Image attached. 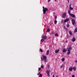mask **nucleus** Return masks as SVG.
<instances>
[{
	"label": "nucleus",
	"instance_id": "de8ad7c7",
	"mask_svg": "<svg viewBox=\"0 0 77 77\" xmlns=\"http://www.w3.org/2000/svg\"><path fill=\"white\" fill-rule=\"evenodd\" d=\"M75 62L76 63H77V60H76L75 61Z\"/></svg>",
	"mask_w": 77,
	"mask_h": 77
},
{
	"label": "nucleus",
	"instance_id": "aec40b11",
	"mask_svg": "<svg viewBox=\"0 0 77 77\" xmlns=\"http://www.w3.org/2000/svg\"><path fill=\"white\" fill-rule=\"evenodd\" d=\"M69 9H70V10H72V9H73V8H72L71 7H70L69 8Z\"/></svg>",
	"mask_w": 77,
	"mask_h": 77
},
{
	"label": "nucleus",
	"instance_id": "3c124183",
	"mask_svg": "<svg viewBox=\"0 0 77 77\" xmlns=\"http://www.w3.org/2000/svg\"><path fill=\"white\" fill-rule=\"evenodd\" d=\"M55 1H56L57 0H54Z\"/></svg>",
	"mask_w": 77,
	"mask_h": 77
},
{
	"label": "nucleus",
	"instance_id": "2f4dec72",
	"mask_svg": "<svg viewBox=\"0 0 77 77\" xmlns=\"http://www.w3.org/2000/svg\"><path fill=\"white\" fill-rule=\"evenodd\" d=\"M39 76H40V77H42V74H39Z\"/></svg>",
	"mask_w": 77,
	"mask_h": 77
},
{
	"label": "nucleus",
	"instance_id": "39448f33",
	"mask_svg": "<svg viewBox=\"0 0 77 77\" xmlns=\"http://www.w3.org/2000/svg\"><path fill=\"white\" fill-rule=\"evenodd\" d=\"M42 38L44 39H47V36L46 35H43L42 36Z\"/></svg>",
	"mask_w": 77,
	"mask_h": 77
},
{
	"label": "nucleus",
	"instance_id": "4be33fe9",
	"mask_svg": "<svg viewBox=\"0 0 77 77\" xmlns=\"http://www.w3.org/2000/svg\"><path fill=\"white\" fill-rule=\"evenodd\" d=\"M54 23L55 24H57V20H55Z\"/></svg>",
	"mask_w": 77,
	"mask_h": 77
},
{
	"label": "nucleus",
	"instance_id": "37998d69",
	"mask_svg": "<svg viewBox=\"0 0 77 77\" xmlns=\"http://www.w3.org/2000/svg\"><path fill=\"white\" fill-rule=\"evenodd\" d=\"M72 4H70L69 5V7H71V6H72Z\"/></svg>",
	"mask_w": 77,
	"mask_h": 77
},
{
	"label": "nucleus",
	"instance_id": "1a4fd4ad",
	"mask_svg": "<svg viewBox=\"0 0 77 77\" xmlns=\"http://www.w3.org/2000/svg\"><path fill=\"white\" fill-rule=\"evenodd\" d=\"M66 49L65 48L63 50V53H65V52H66Z\"/></svg>",
	"mask_w": 77,
	"mask_h": 77
},
{
	"label": "nucleus",
	"instance_id": "a19ab883",
	"mask_svg": "<svg viewBox=\"0 0 77 77\" xmlns=\"http://www.w3.org/2000/svg\"><path fill=\"white\" fill-rule=\"evenodd\" d=\"M67 1H68V3H69V0H67Z\"/></svg>",
	"mask_w": 77,
	"mask_h": 77
},
{
	"label": "nucleus",
	"instance_id": "4468645a",
	"mask_svg": "<svg viewBox=\"0 0 77 77\" xmlns=\"http://www.w3.org/2000/svg\"><path fill=\"white\" fill-rule=\"evenodd\" d=\"M75 41V38H73L72 39V41L73 42H74V41Z\"/></svg>",
	"mask_w": 77,
	"mask_h": 77
},
{
	"label": "nucleus",
	"instance_id": "0eeeda50",
	"mask_svg": "<svg viewBox=\"0 0 77 77\" xmlns=\"http://www.w3.org/2000/svg\"><path fill=\"white\" fill-rule=\"evenodd\" d=\"M70 16L72 17V18L75 17V15H74L72 14H70Z\"/></svg>",
	"mask_w": 77,
	"mask_h": 77
},
{
	"label": "nucleus",
	"instance_id": "7ed1b4c3",
	"mask_svg": "<svg viewBox=\"0 0 77 77\" xmlns=\"http://www.w3.org/2000/svg\"><path fill=\"white\" fill-rule=\"evenodd\" d=\"M66 13L65 12L63 14H62V18H65L66 17Z\"/></svg>",
	"mask_w": 77,
	"mask_h": 77
},
{
	"label": "nucleus",
	"instance_id": "a211bd4d",
	"mask_svg": "<svg viewBox=\"0 0 77 77\" xmlns=\"http://www.w3.org/2000/svg\"><path fill=\"white\" fill-rule=\"evenodd\" d=\"M58 35H59L57 33H56L55 34V36H58Z\"/></svg>",
	"mask_w": 77,
	"mask_h": 77
},
{
	"label": "nucleus",
	"instance_id": "b1692460",
	"mask_svg": "<svg viewBox=\"0 0 77 77\" xmlns=\"http://www.w3.org/2000/svg\"><path fill=\"white\" fill-rule=\"evenodd\" d=\"M41 59L42 61L43 60V61H44V59L43 58H42V57H41Z\"/></svg>",
	"mask_w": 77,
	"mask_h": 77
},
{
	"label": "nucleus",
	"instance_id": "473e14b6",
	"mask_svg": "<svg viewBox=\"0 0 77 77\" xmlns=\"http://www.w3.org/2000/svg\"><path fill=\"white\" fill-rule=\"evenodd\" d=\"M67 27H69V24H68L67 25Z\"/></svg>",
	"mask_w": 77,
	"mask_h": 77
},
{
	"label": "nucleus",
	"instance_id": "e433bc0d",
	"mask_svg": "<svg viewBox=\"0 0 77 77\" xmlns=\"http://www.w3.org/2000/svg\"><path fill=\"white\" fill-rule=\"evenodd\" d=\"M61 22L62 23H63V20H62Z\"/></svg>",
	"mask_w": 77,
	"mask_h": 77
},
{
	"label": "nucleus",
	"instance_id": "393cba45",
	"mask_svg": "<svg viewBox=\"0 0 77 77\" xmlns=\"http://www.w3.org/2000/svg\"><path fill=\"white\" fill-rule=\"evenodd\" d=\"M62 61H65V58H63L61 59Z\"/></svg>",
	"mask_w": 77,
	"mask_h": 77
},
{
	"label": "nucleus",
	"instance_id": "f257e3e1",
	"mask_svg": "<svg viewBox=\"0 0 77 77\" xmlns=\"http://www.w3.org/2000/svg\"><path fill=\"white\" fill-rule=\"evenodd\" d=\"M43 14H45L46 13V11H48V9L46 8H45L44 7H43Z\"/></svg>",
	"mask_w": 77,
	"mask_h": 77
},
{
	"label": "nucleus",
	"instance_id": "bb28decb",
	"mask_svg": "<svg viewBox=\"0 0 77 77\" xmlns=\"http://www.w3.org/2000/svg\"><path fill=\"white\" fill-rule=\"evenodd\" d=\"M46 73H47V74L50 73V72H49V71H48V70H47L46 71Z\"/></svg>",
	"mask_w": 77,
	"mask_h": 77
},
{
	"label": "nucleus",
	"instance_id": "ddd939ff",
	"mask_svg": "<svg viewBox=\"0 0 77 77\" xmlns=\"http://www.w3.org/2000/svg\"><path fill=\"white\" fill-rule=\"evenodd\" d=\"M69 33L70 35H72V32H71V31H69Z\"/></svg>",
	"mask_w": 77,
	"mask_h": 77
},
{
	"label": "nucleus",
	"instance_id": "2eb2a0df",
	"mask_svg": "<svg viewBox=\"0 0 77 77\" xmlns=\"http://www.w3.org/2000/svg\"><path fill=\"white\" fill-rule=\"evenodd\" d=\"M68 13L69 14V15H70V14H71V11L69 10L68 11Z\"/></svg>",
	"mask_w": 77,
	"mask_h": 77
},
{
	"label": "nucleus",
	"instance_id": "58836bf2",
	"mask_svg": "<svg viewBox=\"0 0 77 77\" xmlns=\"http://www.w3.org/2000/svg\"><path fill=\"white\" fill-rule=\"evenodd\" d=\"M69 37H68V35H67V38H66V39H68V38Z\"/></svg>",
	"mask_w": 77,
	"mask_h": 77
},
{
	"label": "nucleus",
	"instance_id": "ea45409f",
	"mask_svg": "<svg viewBox=\"0 0 77 77\" xmlns=\"http://www.w3.org/2000/svg\"><path fill=\"white\" fill-rule=\"evenodd\" d=\"M66 27L65 26H64V29H66Z\"/></svg>",
	"mask_w": 77,
	"mask_h": 77
},
{
	"label": "nucleus",
	"instance_id": "dca6fc26",
	"mask_svg": "<svg viewBox=\"0 0 77 77\" xmlns=\"http://www.w3.org/2000/svg\"><path fill=\"white\" fill-rule=\"evenodd\" d=\"M68 52H67V54L68 55H69L70 53H71V51H68Z\"/></svg>",
	"mask_w": 77,
	"mask_h": 77
},
{
	"label": "nucleus",
	"instance_id": "7c9ffc66",
	"mask_svg": "<svg viewBox=\"0 0 77 77\" xmlns=\"http://www.w3.org/2000/svg\"><path fill=\"white\" fill-rule=\"evenodd\" d=\"M41 67H39L38 68V71H40V70H41Z\"/></svg>",
	"mask_w": 77,
	"mask_h": 77
},
{
	"label": "nucleus",
	"instance_id": "4c0bfd02",
	"mask_svg": "<svg viewBox=\"0 0 77 77\" xmlns=\"http://www.w3.org/2000/svg\"><path fill=\"white\" fill-rule=\"evenodd\" d=\"M62 67H63V65H62L61 66H60V68H62Z\"/></svg>",
	"mask_w": 77,
	"mask_h": 77
},
{
	"label": "nucleus",
	"instance_id": "5701e85b",
	"mask_svg": "<svg viewBox=\"0 0 77 77\" xmlns=\"http://www.w3.org/2000/svg\"><path fill=\"white\" fill-rule=\"evenodd\" d=\"M41 68H44V65H42L41 66Z\"/></svg>",
	"mask_w": 77,
	"mask_h": 77
},
{
	"label": "nucleus",
	"instance_id": "423d86ee",
	"mask_svg": "<svg viewBox=\"0 0 77 77\" xmlns=\"http://www.w3.org/2000/svg\"><path fill=\"white\" fill-rule=\"evenodd\" d=\"M50 51L49 50H48L46 53V55H47V56L48 55V54H49V52Z\"/></svg>",
	"mask_w": 77,
	"mask_h": 77
},
{
	"label": "nucleus",
	"instance_id": "f3484780",
	"mask_svg": "<svg viewBox=\"0 0 77 77\" xmlns=\"http://www.w3.org/2000/svg\"><path fill=\"white\" fill-rule=\"evenodd\" d=\"M73 69H74V71H76V67H73Z\"/></svg>",
	"mask_w": 77,
	"mask_h": 77
},
{
	"label": "nucleus",
	"instance_id": "c85d7f7f",
	"mask_svg": "<svg viewBox=\"0 0 77 77\" xmlns=\"http://www.w3.org/2000/svg\"><path fill=\"white\" fill-rule=\"evenodd\" d=\"M41 41H42V42H43L44 41V39H42L41 40Z\"/></svg>",
	"mask_w": 77,
	"mask_h": 77
},
{
	"label": "nucleus",
	"instance_id": "72a5a7b5",
	"mask_svg": "<svg viewBox=\"0 0 77 77\" xmlns=\"http://www.w3.org/2000/svg\"><path fill=\"white\" fill-rule=\"evenodd\" d=\"M65 30H66V31H68V29H67V28H66L65 29Z\"/></svg>",
	"mask_w": 77,
	"mask_h": 77
},
{
	"label": "nucleus",
	"instance_id": "a18cd8bd",
	"mask_svg": "<svg viewBox=\"0 0 77 77\" xmlns=\"http://www.w3.org/2000/svg\"><path fill=\"white\" fill-rule=\"evenodd\" d=\"M67 40H66L65 42L66 43H67Z\"/></svg>",
	"mask_w": 77,
	"mask_h": 77
},
{
	"label": "nucleus",
	"instance_id": "f704fd0d",
	"mask_svg": "<svg viewBox=\"0 0 77 77\" xmlns=\"http://www.w3.org/2000/svg\"><path fill=\"white\" fill-rule=\"evenodd\" d=\"M48 74V77H50V73H47Z\"/></svg>",
	"mask_w": 77,
	"mask_h": 77
},
{
	"label": "nucleus",
	"instance_id": "cd10ccee",
	"mask_svg": "<svg viewBox=\"0 0 77 77\" xmlns=\"http://www.w3.org/2000/svg\"><path fill=\"white\" fill-rule=\"evenodd\" d=\"M44 60H45V62H47V58L44 59Z\"/></svg>",
	"mask_w": 77,
	"mask_h": 77
},
{
	"label": "nucleus",
	"instance_id": "8fccbe9b",
	"mask_svg": "<svg viewBox=\"0 0 77 77\" xmlns=\"http://www.w3.org/2000/svg\"><path fill=\"white\" fill-rule=\"evenodd\" d=\"M56 77H58V75H57L56 76Z\"/></svg>",
	"mask_w": 77,
	"mask_h": 77
},
{
	"label": "nucleus",
	"instance_id": "412c9836",
	"mask_svg": "<svg viewBox=\"0 0 77 77\" xmlns=\"http://www.w3.org/2000/svg\"><path fill=\"white\" fill-rule=\"evenodd\" d=\"M77 32V28H76L75 29V32Z\"/></svg>",
	"mask_w": 77,
	"mask_h": 77
},
{
	"label": "nucleus",
	"instance_id": "6ab92c4d",
	"mask_svg": "<svg viewBox=\"0 0 77 77\" xmlns=\"http://www.w3.org/2000/svg\"><path fill=\"white\" fill-rule=\"evenodd\" d=\"M40 51L41 53H42V52H43V51L41 48L40 49Z\"/></svg>",
	"mask_w": 77,
	"mask_h": 77
},
{
	"label": "nucleus",
	"instance_id": "49530a36",
	"mask_svg": "<svg viewBox=\"0 0 77 77\" xmlns=\"http://www.w3.org/2000/svg\"><path fill=\"white\" fill-rule=\"evenodd\" d=\"M50 0H48V2H49L50 1Z\"/></svg>",
	"mask_w": 77,
	"mask_h": 77
},
{
	"label": "nucleus",
	"instance_id": "f8f14e48",
	"mask_svg": "<svg viewBox=\"0 0 77 77\" xmlns=\"http://www.w3.org/2000/svg\"><path fill=\"white\" fill-rule=\"evenodd\" d=\"M42 57L44 59H47V57H46V56H45V55H43Z\"/></svg>",
	"mask_w": 77,
	"mask_h": 77
},
{
	"label": "nucleus",
	"instance_id": "c03bdc74",
	"mask_svg": "<svg viewBox=\"0 0 77 77\" xmlns=\"http://www.w3.org/2000/svg\"><path fill=\"white\" fill-rule=\"evenodd\" d=\"M57 18V17L56 16L55 17V19H56Z\"/></svg>",
	"mask_w": 77,
	"mask_h": 77
},
{
	"label": "nucleus",
	"instance_id": "f03ea898",
	"mask_svg": "<svg viewBox=\"0 0 77 77\" xmlns=\"http://www.w3.org/2000/svg\"><path fill=\"white\" fill-rule=\"evenodd\" d=\"M72 25H74L75 24V21L74 19H72Z\"/></svg>",
	"mask_w": 77,
	"mask_h": 77
},
{
	"label": "nucleus",
	"instance_id": "c756f323",
	"mask_svg": "<svg viewBox=\"0 0 77 77\" xmlns=\"http://www.w3.org/2000/svg\"><path fill=\"white\" fill-rule=\"evenodd\" d=\"M40 74H41V72H38V73L37 74V75H40Z\"/></svg>",
	"mask_w": 77,
	"mask_h": 77
},
{
	"label": "nucleus",
	"instance_id": "c9c22d12",
	"mask_svg": "<svg viewBox=\"0 0 77 77\" xmlns=\"http://www.w3.org/2000/svg\"><path fill=\"white\" fill-rule=\"evenodd\" d=\"M48 68H50V65L49 64L48 65Z\"/></svg>",
	"mask_w": 77,
	"mask_h": 77
},
{
	"label": "nucleus",
	"instance_id": "09e8293b",
	"mask_svg": "<svg viewBox=\"0 0 77 77\" xmlns=\"http://www.w3.org/2000/svg\"><path fill=\"white\" fill-rule=\"evenodd\" d=\"M53 77H54V75H53Z\"/></svg>",
	"mask_w": 77,
	"mask_h": 77
},
{
	"label": "nucleus",
	"instance_id": "6e6552de",
	"mask_svg": "<svg viewBox=\"0 0 77 77\" xmlns=\"http://www.w3.org/2000/svg\"><path fill=\"white\" fill-rule=\"evenodd\" d=\"M72 67H69V71H72Z\"/></svg>",
	"mask_w": 77,
	"mask_h": 77
},
{
	"label": "nucleus",
	"instance_id": "9d476101",
	"mask_svg": "<svg viewBox=\"0 0 77 77\" xmlns=\"http://www.w3.org/2000/svg\"><path fill=\"white\" fill-rule=\"evenodd\" d=\"M59 51V49H58L57 50H56L55 51V53H57Z\"/></svg>",
	"mask_w": 77,
	"mask_h": 77
},
{
	"label": "nucleus",
	"instance_id": "a878e982",
	"mask_svg": "<svg viewBox=\"0 0 77 77\" xmlns=\"http://www.w3.org/2000/svg\"><path fill=\"white\" fill-rule=\"evenodd\" d=\"M50 29H48L47 30V32H50Z\"/></svg>",
	"mask_w": 77,
	"mask_h": 77
},
{
	"label": "nucleus",
	"instance_id": "79ce46f5",
	"mask_svg": "<svg viewBox=\"0 0 77 77\" xmlns=\"http://www.w3.org/2000/svg\"><path fill=\"white\" fill-rule=\"evenodd\" d=\"M72 77H75V76H74V75H73L72 76Z\"/></svg>",
	"mask_w": 77,
	"mask_h": 77
},
{
	"label": "nucleus",
	"instance_id": "9b49d317",
	"mask_svg": "<svg viewBox=\"0 0 77 77\" xmlns=\"http://www.w3.org/2000/svg\"><path fill=\"white\" fill-rule=\"evenodd\" d=\"M71 50H72V48L71 47H69L67 51H70Z\"/></svg>",
	"mask_w": 77,
	"mask_h": 77
},
{
	"label": "nucleus",
	"instance_id": "20e7f679",
	"mask_svg": "<svg viewBox=\"0 0 77 77\" xmlns=\"http://www.w3.org/2000/svg\"><path fill=\"white\" fill-rule=\"evenodd\" d=\"M69 21V18H67L64 21V23H66V22H68Z\"/></svg>",
	"mask_w": 77,
	"mask_h": 77
}]
</instances>
